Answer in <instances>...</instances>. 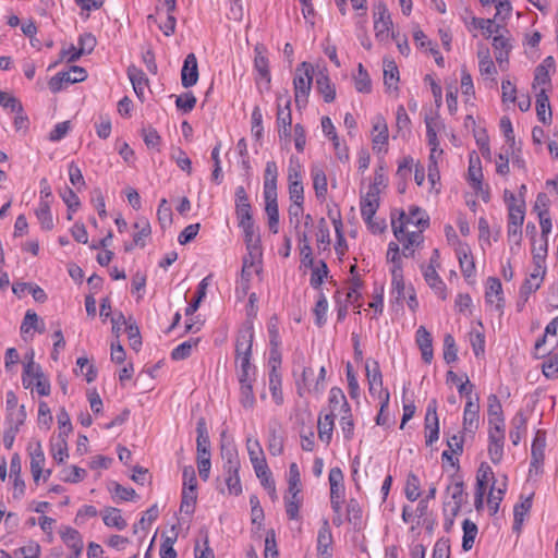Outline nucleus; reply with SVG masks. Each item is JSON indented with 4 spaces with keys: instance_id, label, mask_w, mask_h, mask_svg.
<instances>
[{
    "instance_id": "nucleus-1",
    "label": "nucleus",
    "mask_w": 558,
    "mask_h": 558,
    "mask_svg": "<svg viewBox=\"0 0 558 558\" xmlns=\"http://www.w3.org/2000/svg\"><path fill=\"white\" fill-rule=\"evenodd\" d=\"M221 457L223 460V476L230 495L239 496L242 493V485L239 476L241 466L239 454L233 446H221Z\"/></svg>"
},
{
    "instance_id": "nucleus-2",
    "label": "nucleus",
    "mask_w": 558,
    "mask_h": 558,
    "mask_svg": "<svg viewBox=\"0 0 558 558\" xmlns=\"http://www.w3.org/2000/svg\"><path fill=\"white\" fill-rule=\"evenodd\" d=\"M26 359L27 362L24 364L22 374L24 388L28 389L35 386L38 395L48 396L50 393V384L45 377L41 366L34 362V352L31 351V353L26 355Z\"/></svg>"
},
{
    "instance_id": "nucleus-3",
    "label": "nucleus",
    "mask_w": 558,
    "mask_h": 558,
    "mask_svg": "<svg viewBox=\"0 0 558 558\" xmlns=\"http://www.w3.org/2000/svg\"><path fill=\"white\" fill-rule=\"evenodd\" d=\"M313 82V68L307 62H302L295 70L293 78L294 85V100L296 107L300 109L307 104V97L311 92Z\"/></svg>"
},
{
    "instance_id": "nucleus-4",
    "label": "nucleus",
    "mask_w": 558,
    "mask_h": 558,
    "mask_svg": "<svg viewBox=\"0 0 558 558\" xmlns=\"http://www.w3.org/2000/svg\"><path fill=\"white\" fill-rule=\"evenodd\" d=\"M373 17L376 40L378 43L388 44L391 33H393V23L384 1H378L374 4Z\"/></svg>"
},
{
    "instance_id": "nucleus-5",
    "label": "nucleus",
    "mask_w": 558,
    "mask_h": 558,
    "mask_svg": "<svg viewBox=\"0 0 558 558\" xmlns=\"http://www.w3.org/2000/svg\"><path fill=\"white\" fill-rule=\"evenodd\" d=\"M366 377L368 381V390L373 397H377L381 403V408H388L390 395L388 389L383 386V374L377 361L366 362Z\"/></svg>"
},
{
    "instance_id": "nucleus-6",
    "label": "nucleus",
    "mask_w": 558,
    "mask_h": 558,
    "mask_svg": "<svg viewBox=\"0 0 558 558\" xmlns=\"http://www.w3.org/2000/svg\"><path fill=\"white\" fill-rule=\"evenodd\" d=\"M447 494L450 495L451 500L444 502V510L450 511L451 517H456L463 502L466 499V494L464 492V483L458 476H451V482L446 488Z\"/></svg>"
},
{
    "instance_id": "nucleus-7",
    "label": "nucleus",
    "mask_w": 558,
    "mask_h": 558,
    "mask_svg": "<svg viewBox=\"0 0 558 558\" xmlns=\"http://www.w3.org/2000/svg\"><path fill=\"white\" fill-rule=\"evenodd\" d=\"M399 220L400 226H397L392 220L393 234L398 240H401L400 234L403 233V228L408 223H412L422 229L428 227V217L425 215V211L417 206H412L409 214L401 211Z\"/></svg>"
},
{
    "instance_id": "nucleus-8",
    "label": "nucleus",
    "mask_w": 558,
    "mask_h": 558,
    "mask_svg": "<svg viewBox=\"0 0 558 558\" xmlns=\"http://www.w3.org/2000/svg\"><path fill=\"white\" fill-rule=\"evenodd\" d=\"M480 425V398H469L463 412V433L474 435Z\"/></svg>"
},
{
    "instance_id": "nucleus-9",
    "label": "nucleus",
    "mask_w": 558,
    "mask_h": 558,
    "mask_svg": "<svg viewBox=\"0 0 558 558\" xmlns=\"http://www.w3.org/2000/svg\"><path fill=\"white\" fill-rule=\"evenodd\" d=\"M488 456L494 464L500 463L504 457L505 429L488 428Z\"/></svg>"
},
{
    "instance_id": "nucleus-10",
    "label": "nucleus",
    "mask_w": 558,
    "mask_h": 558,
    "mask_svg": "<svg viewBox=\"0 0 558 558\" xmlns=\"http://www.w3.org/2000/svg\"><path fill=\"white\" fill-rule=\"evenodd\" d=\"M235 215L240 225L253 222L252 205L244 186L240 185L235 189Z\"/></svg>"
},
{
    "instance_id": "nucleus-11",
    "label": "nucleus",
    "mask_w": 558,
    "mask_h": 558,
    "mask_svg": "<svg viewBox=\"0 0 558 558\" xmlns=\"http://www.w3.org/2000/svg\"><path fill=\"white\" fill-rule=\"evenodd\" d=\"M198 81V64L194 53H189L181 69V83L185 88L194 86Z\"/></svg>"
},
{
    "instance_id": "nucleus-12",
    "label": "nucleus",
    "mask_w": 558,
    "mask_h": 558,
    "mask_svg": "<svg viewBox=\"0 0 558 558\" xmlns=\"http://www.w3.org/2000/svg\"><path fill=\"white\" fill-rule=\"evenodd\" d=\"M267 49L264 45L257 44L254 48V69L258 74L259 80H264L267 86L271 82V75L269 71V61L266 57Z\"/></svg>"
},
{
    "instance_id": "nucleus-13",
    "label": "nucleus",
    "mask_w": 558,
    "mask_h": 558,
    "mask_svg": "<svg viewBox=\"0 0 558 558\" xmlns=\"http://www.w3.org/2000/svg\"><path fill=\"white\" fill-rule=\"evenodd\" d=\"M423 277L427 286L438 295L441 300L447 299V287L444 280L438 275L434 266L422 267Z\"/></svg>"
},
{
    "instance_id": "nucleus-14",
    "label": "nucleus",
    "mask_w": 558,
    "mask_h": 558,
    "mask_svg": "<svg viewBox=\"0 0 558 558\" xmlns=\"http://www.w3.org/2000/svg\"><path fill=\"white\" fill-rule=\"evenodd\" d=\"M545 447H546V432L538 429L535 433V436H534V439L532 442L530 471H532V469L537 470L539 468V465L543 463L544 457H545V453H544Z\"/></svg>"
},
{
    "instance_id": "nucleus-15",
    "label": "nucleus",
    "mask_w": 558,
    "mask_h": 558,
    "mask_svg": "<svg viewBox=\"0 0 558 558\" xmlns=\"http://www.w3.org/2000/svg\"><path fill=\"white\" fill-rule=\"evenodd\" d=\"M487 415L489 428L498 427L505 429V416L501 403L496 395H489L487 398Z\"/></svg>"
},
{
    "instance_id": "nucleus-16",
    "label": "nucleus",
    "mask_w": 558,
    "mask_h": 558,
    "mask_svg": "<svg viewBox=\"0 0 558 558\" xmlns=\"http://www.w3.org/2000/svg\"><path fill=\"white\" fill-rule=\"evenodd\" d=\"M96 37L92 33L81 34L78 37V48H76L74 45H71V50L74 51V54H71L68 58V62L73 63L77 61L82 56L92 53L96 47Z\"/></svg>"
},
{
    "instance_id": "nucleus-17",
    "label": "nucleus",
    "mask_w": 558,
    "mask_h": 558,
    "mask_svg": "<svg viewBox=\"0 0 558 558\" xmlns=\"http://www.w3.org/2000/svg\"><path fill=\"white\" fill-rule=\"evenodd\" d=\"M196 450L197 459L208 458L210 459V440L204 417H201L196 424Z\"/></svg>"
},
{
    "instance_id": "nucleus-18",
    "label": "nucleus",
    "mask_w": 558,
    "mask_h": 558,
    "mask_svg": "<svg viewBox=\"0 0 558 558\" xmlns=\"http://www.w3.org/2000/svg\"><path fill=\"white\" fill-rule=\"evenodd\" d=\"M502 286L498 278L489 277L486 283L485 300L500 311L504 307Z\"/></svg>"
},
{
    "instance_id": "nucleus-19",
    "label": "nucleus",
    "mask_w": 558,
    "mask_h": 558,
    "mask_svg": "<svg viewBox=\"0 0 558 558\" xmlns=\"http://www.w3.org/2000/svg\"><path fill=\"white\" fill-rule=\"evenodd\" d=\"M265 211L268 218V227L272 233L279 231V209L277 202V193H264Z\"/></svg>"
},
{
    "instance_id": "nucleus-20",
    "label": "nucleus",
    "mask_w": 558,
    "mask_h": 558,
    "mask_svg": "<svg viewBox=\"0 0 558 558\" xmlns=\"http://www.w3.org/2000/svg\"><path fill=\"white\" fill-rule=\"evenodd\" d=\"M373 125V148L380 149L381 146L388 144V125L385 118L381 114H377L372 120Z\"/></svg>"
},
{
    "instance_id": "nucleus-21",
    "label": "nucleus",
    "mask_w": 558,
    "mask_h": 558,
    "mask_svg": "<svg viewBox=\"0 0 558 558\" xmlns=\"http://www.w3.org/2000/svg\"><path fill=\"white\" fill-rule=\"evenodd\" d=\"M28 449L31 456V472L34 481L37 483L43 474V468L46 460L45 453L39 441L31 444Z\"/></svg>"
},
{
    "instance_id": "nucleus-22",
    "label": "nucleus",
    "mask_w": 558,
    "mask_h": 558,
    "mask_svg": "<svg viewBox=\"0 0 558 558\" xmlns=\"http://www.w3.org/2000/svg\"><path fill=\"white\" fill-rule=\"evenodd\" d=\"M253 338L254 331L252 326L239 332L235 343L236 359H241V356H252Z\"/></svg>"
},
{
    "instance_id": "nucleus-23",
    "label": "nucleus",
    "mask_w": 558,
    "mask_h": 558,
    "mask_svg": "<svg viewBox=\"0 0 558 558\" xmlns=\"http://www.w3.org/2000/svg\"><path fill=\"white\" fill-rule=\"evenodd\" d=\"M361 215L365 223H371L379 207V195L376 193H366L361 196Z\"/></svg>"
},
{
    "instance_id": "nucleus-24",
    "label": "nucleus",
    "mask_w": 558,
    "mask_h": 558,
    "mask_svg": "<svg viewBox=\"0 0 558 558\" xmlns=\"http://www.w3.org/2000/svg\"><path fill=\"white\" fill-rule=\"evenodd\" d=\"M128 76L133 85V89L136 96L143 100L145 88L148 86V78L145 73L135 65H130L128 68Z\"/></svg>"
},
{
    "instance_id": "nucleus-25",
    "label": "nucleus",
    "mask_w": 558,
    "mask_h": 558,
    "mask_svg": "<svg viewBox=\"0 0 558 558\" xmlns=\"http://www.w3.org/2000/svg\"><path fill=\"white\" fill-rule=\"evenodd\" d=\"M527 420L522 411H519L511 420V429L509 438L514 446H518L521 438L526 433Z\"/></svg>"
},
{
    "instance_id": "nucleus-26",
    "label": "nucleus",
    "mask_w": 558,
    "mask_h": 558,
    "mask_svg": "<svg viewBox=\"0 0 558 558\" xmlns=\"http://www.w3.org/2000/svg\"><path fill=\"white\" fill-rule=\"evenodd\" d=\"M391 286H392V295L395 296L398 303L402 302L407 299L408 288L404 284L402 267L397 265L391 270Z\"/></svg>"
},
{
    "instance_id": "nucleus-27",
    "label": "nucleus",
    "mask_w": 558,
    "mask_h": 558,
    "mask_svg": "<svg viewBox=\"0 0 558 558\" xmlns=\"http://www.w3.org/2000/svg\"><path fill=\"white\" fill-rule=\"evenodd\" d=\"M247 452L254 471H260L267 466L263 448L258 440H247Z\"/></svg>"
},
{
    "instance_id": "nucleus-28",
    "label": "nucleus",
    "mask_w": 558,
    "mask_h": 558,
    "mask_svg": "<svg viewBox=\"0 0 558 558\" xmlns=\"http://www.w3.org/2000/svg\"><path fill=\"white\" fill-rule=\"evenodd\" d=\"M311 175L316 197L318 199H325L328 185L325 171L319 166H313L311 169Z\"/></svg>"
},
{
    "instance_id": "nucleus-29",
    "label": "nucleus",
    "mask_w": 558,
    "mask_h": 558,
    "mask_svg": "<svg viewBox=\"0 0 558 558\" xmlns=\"http://www.w3.org/2000/svg\"><path fill=\"white\" fill-rule=\"evenodd\" d=\"M333 538L331 529L327 520H324L322 526L318 530L317 534V553L318 554H331L330 547L332 545Z\"/></svg>"
},
{
    "instance_id": "nucleus-30",
    "label": "nucleus",
    "mask_w": 558,
    "mask_h": 558,
    "mask_svg": "<svg viewBox=\"0 0 558 558\" xmlns=\"http://www.w3.org/2000/svg\"><path fill=\"white\" fill-rule=\"evenodd\" d=\"M536 114L541 122L547 124L551 121V109L549 98L546 90L543 88L536 95Z\"/></svg>"
},
{
    "instance_id": "nucleus-31",
    "label": "nucleus",
    "mask_w": 558,
    "mask_h": 558,
    "mask_svg": "<svg viewBox=\"0 0 558 558\" xmlns=\"http://www.w3.org/2000/svg\"><path fill=\"white\" fill-rule=\"evenodd\" d=\"M210 280H211V275H208L207 277L202 279V281L198 283L196 293H195V298L185 308L186 316L193 315L198 310L201 303L203 302V300L206 296L207 288L210 284Z\"/></svg>"
},
{
    "instance_id": "nucleus-32",
    "label": "nucleus",
    "mask_w": 558,
    "mask_h": 558,
    "mask_svg": "<svg viewBox=\"0 0 558 558\" xmlns=\"http://www.w3.org/2000/svg\"><path fill=\"white\" fill-rule=\"evenodd\" d=\"M329 407L331 409V413H333L338 407L340 408V413H349L350 412V404L347 401V398L343 393V391L338 387H332L329 391L328 397Z\"/></svg>"
},
{
    "instance_id": "nucleus-33",
    "label": "nucleus",
    "mask_w": 558,
    "mask_h": 558,
    "mask_svg": "<svg viewBox=\"0 0 558 558\" xmlns=\"http://www.w3.org/2000/svg\"><path fill=\"white\" fill-rule=\"evenodd\" d=\"M60 536L62 542L71 550H83V538L77 530L66 526L60 532Z\"/></svg>"
},
{
    "instance_id": "nucleus-34",
    "label": "nucleus",
    "mask_w": 558,
    "mask_h": 558,
    "mask_svg": "<svg viewBox=\"0 0 558 558\" xmlns=\"http://www.w3.org/2000/svg\"><path fill=\"white\" fill-rule=\"evenodd\" d=\"M316 88L318 93L323 95L325 102H331L335 100L336 88L327 74L319 73L316 77Z\"/></svg>"
},
{
    "instance_id": "nucleus-35",
    "label": "nucleus",
    "mask_w": 558,
    "mask_h": 558,
    "mask_svg": "<svg viewBox=\"0 0 558 558\" xmlns=\"http://www.w3.org/2000/svg\"><path fill=\"white\" fill-rule=\"evenodd\" d=\"M278 168L275 161H267L264 172V193H277Z\"/></svg>"
},
{
    "instance_id": "nucleus-36",
    "label": "nucleus",
    "mask_w": 558,
    "mask_h": 558,
    "mask_svg": "<svg viewBox=\"0 0 558 558\" xmlns=\"http://www.w3.org/2000/svg\"><path fill=\"white\" fill-rule=\"evenodd\" d=\"M35 215L44 230L49 231L53 228L54 225L49 201H40L35 210Z\"/></svg>"
},
{
    "instance_id": "nucleus-37",
    "label": "nucleus",
    "mask_w": 558,
    "mask_h": 558,
    "mask_svg": "<svg viewBox=\"0 0 558 558\" xmlns=\"http://www.w3.org/2000/svg\"><path fill=\"white\" fill-rule=\"evenodd\" d=\"M459 259L460 269L464 277L470 278L475 274V264L471 251L466 248H460L457 252Z\"/></svg>"
},
{
    "instance_id": "nucleus-38",
    "label": "nucleus",
    "mask_w": 558,
    "mask_h": 558,
    "mask_svg": "<svg viewBox=\"0 0 558 558\" xmlns=\"http://www.w3.org/2000/svg\"><path fill=\"white\" fill-rule=\"evenodd\" d=\"M104 523L109 527H116L122 531L126 527L128 523L122 518L121 512L117 508H107L102 514Z\"/></svg>"
},
{
    "instance_id": "nucleus-39",
    "label": "nucleus",
    "mask_w": 558,
    "mask_h": 558,
    "mask_svg": "<svg viewBox=\"0 0 558 558\" xmlns=\"http://www.w3.org/2000/svg\"><path fill=\"white\" fill-rule=\"evenodd\" d=\"M532 507V495L526 497L520 504H517L513 508V530L520 531L521 525L524 521V517L531 510Z\"/></svg>"
},
{
    "instance_id": "nucleus-40",
    "label": "nucleus",
    "mask_w": 558,
    "mask_h": 558,
    "mask_svg": "<svg viewBox=\"0 0 558 558\" xmlns=\"http://www.w3.org/2000/svg\"><path fill=\"white\" fill-rule=\"evenodd\" d=\"M278 110L276 124L277 128L286 129V126H292V114H291V100L288 97L284 107L281 106V97L278 96Z\"/></svg>"
},
{
    "instance_id": "nucleus-41",
    "label": "nucleus",
    "mask_w": 558,
    "mask_h": 558,
    "mask_svg": "<svg viewBox=\"0 0 558 558\" xmlns=\"http://www.w3.org/2000/svg\"><path fill=\"white\" fill-rule=\"evenodd\" d=\"M335 414H326L318 420V437L322 441L329 444L332 437Z\"/></svg>"
},
{
    "instance_id": "nucleus-42",
    "label": "nucleus",
    "mask_w": 558,
    "mask_h": 558,
    "mask_svg": "<svg viewBox=\"0 0 558 558\" xmlns=\"http://www.w3.org/2000/svg\"><path fill=\"white\" fill-rule=\"evenodd\" d=\"M462 530H463L462 548H463V550L469 551L473 547L478 529L474 522H472L469 519H465L462 523Z\"/></svg>"
},
{
    "instance_id": "nucleus-43",
    "label": "nucleus",
    "mask_w": 558,
    "mask_h": 558,
    "mask_svg": "<svg viewBox=\"0 0 558 558\" xmlns=\"http://www.w3.org/2000/svg\"><path fill=\"white\" fill-rule=\"evenodd\" d=\"M312 268V275L310 279L311 286L318 290L320 289L324 280L327 278L329 274V269L327 264L324 260H319L317 265L314 264Z\"/></svg>"
},
{
    "instance_id": "nucleus-44",
    "label": "nucleus",
    "mask_w": 558,
    "mask_h": 558,
    "mask_svg": "<svg viewBox=\"0 0 558 558\" xmlns=\"http://www.w3.org/2000/svg\"><path fill=\"white\" fill-rule=\"evenodd\" d=\"M313 381L314 369L312 367H304L301 378L296 380L298 395L303 397L306 392L313 393V391H310V389H313Z\"/></svg>"
},
{
    "instance_id": "nucleus-45",
    "label": "nucleus",
    "mask_w": 558,
    "mask_h": 558,
    "mask_svg": "<svg viewBox=\"0 0 558 558\" xmlns=\"http://www.w3.org/2000/svg\"><path fill=\"white\" fill-rule=\"evenodd\" d=\"M425 124H426V137H427L428 145L430 146V159H433L435 153L439 148V141H438L437 133L435 130L437 120L434 117H426Z\"/></svg>"
},
{
    "instance_id": "nucleus-46",
    "label": "nucleus",
    "mask_w": 558,
    "mask_h": 558,
    "mask_svg": "<svg viewBox=\"0 0 558 558\" xmlns=\"http://www.w3.org/2000/svg\"><path fill=\"white\" fill-rule=\"evenodd\" d=\"M384 83L388 89H397L399 82V71L395 61H384Z\"/></svg>"
},
{
    "instance_id": "nucleus-47",
    "label": "nucleus",
    "mask_w": 558,
    "mask_h": 558,
    "mask_svg": "<svg viewBox=\"0 0 558 558\" xmlns=\"http://www.w3.org/2000/svg\"><path fill=\"white\" fill-rule=\"evenodd\" d=\"M199 339H189L175 347L171 352V359L173 361H182L187 359L192 354V350L197 347Z\"/></svg>"
},
{
    "instance_id": "nucleus-48",
    "label": "nucleus",
    "mask_w": 558,
    "mask_h": 558,
    "mask_svg": "<svg viewBox=\"0 0 558 558\" xmlns=\"http://www.w3.org/2000/svg\"><path fill=\"white\" fill-rule=\"evenodd\" d=\"M327 312H328V301L326 295L320 291L318 294L317 302L313 310L315 316V324L318 327H322L327 322Z\"/></svg>"
},
{
    "instance_id": "nucleus-49",
    "label": "nucleus",
    "mask_w": 558,
    "mask_h": 558,
    "mask_svg": "<svg viewBox=\"0 0 558 558\" xmlns=\"http://www.w3.org/2000/svg\"><path fill=\"white\" fill-rule=\"evenodd\" d=\"M199 535L201 539L196 542L194 548L195 558H215L214 551L208 545V532L201 530Z\"/></svg>"
},
{
    "instance_id": "nucleus-50",
    "label": "nucleus",
    "mask_w": 558,
    "mask_h": 558,
    "mask_svg": "<svg viewBox=\"0 0 558 558\" xmlns=\"http://www.w3.org/2000/svg\"><path fill=\"white\" fill-rule=\"evenodd\" d=\"M288 494L293 495V498L296 494H301V474L295 462L289 466Z\"/></svg>"
},
{
    "instance_id": "nucleus-51",
    "label": "nucleus",
    "mask_w": 558,
    "mask_h": 558,
    "mask_svg": "<svg viewBox=\"0 0 558 558\" xmlns=\"http://www.w3.org/2000/svg\"><path fill=\"white\" fill-rule=\"evenodd\" d=\"M508 210V225H523L525 217L524 201H521L520 203H510Z\"/></svg>"
},
{
    "instance_id": "nucleus-52",
    "label": "nucleus",
    "mask_w": 558,
    "mask_h": 558,
    "mask_svg": "<svg viewBox=\"0 0 558 558\" xmlns=\"http://www.w3.org/2000/svg\"><path fill=\"white\" fill-rule=\"evenodd\" d=\"M281 374H269V390L274 402L278 405L283 403Z\"/></svg>"
},
{
    "instance_id": "nucleus-53",
    "label": "nucleus",
    "mask_w": 558,
    "mask_h": 558,
    "mask_svg": "<svg viewBox=\"0 0 558 558\" xmlns=\"http://www.w3.org/2000/svg\"><path fill=\"white\" fill-rule=\"evenodd\" d=\"M355 88L360 93H371L372 83L367 71L362 63L357 65V74L354 76Z\"/></svg>"
},
{
    "instance_id": "nucleus-54",
    "label": "nucleus",
    "mask_w": 558,
    "mask_h": 558,
    "mask_svg": "<svg viewBox=\"0 0 558 558\" xmlns=\"http://www.w3.org/2000/svg\"><path fill=\"white\" fill-rule=\"evenodd\" d=\"M51 454L57 463H63L68 458L66 437H63V433H60L58 440L51 444Z\"/></svg>"
},
{
    "instance_id": "nucleus-55",
    "label": "nucleus",
    "mask_w": 558,
    "mask_h": 558,
    "mask_svg": "<svg viewBox=\"0 0 558 558\" xmlns=\"http://www.w3.org/2000/svg\"><path fill=\"white\" fill-rule=\"evenodd\" d=\"M236 360L240 362L239 383L253 381L252 376L255 374V366L251 363V356H241Z\"/></svg>"
},
{
    "instance_id": "nucleus-56",
    "label": "nucleus",
    "mask_w": 558,
    "mask_h": 558,
    "mask_svg": "<svg viewBox=\"0 0 558 558\" xmlns=\"http://www.w3.org/2000/svg\"><path fill=\"white\" fill-rule=\"evenodd\" d=\"M66 84H73L71 80V72L68 71L57 73L48 82L49 89L52 93L62 90Z\"/></svg>"
},
{
    "instance_id": "nucleus-57",
    "label": "nucleus",
    "mask_w": 558,
    "mask_h": 558,
    "mask_svg": "<svg viewBox=\"0 0 558 558\" xmlns=\"http://www.w3.org/2000/svg\"><path fill=\"white\" fill-rule=\"evenodd\" d=\"M420 488H421L420 478L414 473H410L408 475L405 489H404L407 498L410 501H415L421 495Z\"/></svg>"
},
{
    "instance_id": "nucleus-58",
    "label": "nucleus",
    "mask_w": 558,
    "mask_h": 558,
    "mask_svg": "<svg viewBox=\"0 0 558 558\" xmlns=\"http://www.w3.org/2000/svg\"><path fill=\"white\" fill-rule=\"evenodd\" d=\"M458 359V349L452 335L447 333L444 337V360L447 364L454 362Z\"/></svg>"
},
{
    "instance_id": "nucleus-59",
    "label": "nucleus",
    "mask_w": 558,
    "mask_h": 558,
    "mask_svg": "<svg viewBox=\"0 0 558 558\" xmlns=\"http://www.w3.org/2000/svg\"><path fill=\"white\" fill-rule=\"evenodd\" d=\"M26 420V410L22 404L16 410L9 411L7 414V425L8 427H15L20 430V427L24 424Z\"/></svg>"
},
{
    "instance_id": "nucleus-60",
    "label": "nucleus",
    "mask_w": 558,
    "mask_h": 558,
    "mask_svg": "<svg viewBox=\"0 0 558 558\" xmlns=\"http://www.w3.org/2000/svg\"><path fill=\"white\" fill-rule=\"evenodd\" d=\"M197 499L196 490L182 489V498L180 510L186 514H192L195 509V504Z\"/></svg>"
},
{
    "instance_id": "nucleus-61",
    "label": "nucleus",
    "mask_w": 558,
    "mask_h": 558,
    "mask_svg": "<svg viewBox=\"0 0 558 558\" xmlns=\"http://www.w3.org/2000/svg\"><path fill=\"white\" fill-rule=\"evenodd\" d=\"M425 439L426 445L432 446L439 438V420L437 418H428L425 420Z\"/></svg>"
},
{
    "instance_id": "nucleus-62",
    "label": "nucleus",
    "mask_w": 558,
    "mask_h": 558,
    "mask_svg": "<svg viewBox=\"0 0 558 558\" xmlns=\"http://www.w3.org/2000/svg\"><path fill=\"white\" fill-rule=\"evenodd\" d=\"M286 502V512L290 520L299 519V510L302 504V497L300 494L293 498V495H289L284 497Z\"/></svg>"
},
{
    "instance_id": "nucleus-63",
    "label": "nucleus",
    "mask_w": 558,
    "mask_h": 558,
    "mask_svg": "<svg viewBox=\"0 0 558 558\" xmlns=\"http://www.w3.org/2000/svg\"><path fill=\"white\" fill-rule=\"evenodd\" d=\"M240 402L246 409H252L255 404L252 381L240 383Z\"/></svg>"
},
{
    "instance_id": "nucleus-64",
    "label": "nucleus",
    "mask_w": 558,
    "mask_h": 558,
    "mask_svg": "<svg viewBox=\"0 0 558 558\" xmlns=\"http://www.w3.org/2000/svg\"><path fill=\"white\" fill-rule=\"evenodd\" d=\"M0 106L15 113H21L23 111L21 101L13 95L2 90L0 92Z\"/></svg>"
}]
</instances>
